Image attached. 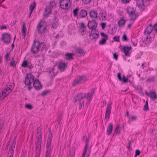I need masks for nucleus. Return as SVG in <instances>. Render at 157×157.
<instances>
[{
	"label": "nucleus",
	"instance_id": "obj_31",
	"mask_svg": "<svg viewBox=\"0 0 157 157\" xmlns=\"http://www.w3.org/2000/svg\"><path fill=\"white\" fill-rule=\"evenodd\" d=\"M79 8L78 7L76 8L73 10V11L74 16L75 17H78V12L79 11Z\"/></svg>",
	"mask_w": 157,
	"mask_h": 157
},
{
	"label": "nucleus",
	"instance_id": "obj_45",
	"mask_svg": "<svg viewBox=\"0 0 157 157\" xmlns=\"http://www.w3.org/2000/svg\"><path fill=\"white\" fill-rule=\"evenodd\" d=\"M79 31L81 32V34L82 36H84L86 32V30H85L84 29H80Z\"/></svg>",
	"mask_w": 157,
	"mask_h": 157
},
{
	"label": "nucleus",
	"instance_id": "obj_64",
	"mask_svg": "<svg viewBox=\"0 0 157 157\" xmlns=\"http://www.w3.org/2000/svg\"><path fill=\"white\" fill-rule=\"evenodd\" d=\"M154 29L155 30L157 33V22L153 26Z\"/></svg>",
	"mask_w": 157,
	"mask_h": 157
},
{
	"label": "nucleus",
	"instance_id": "obj_59",
	"mask_svg": "<svg viewBox=\"0 0 157 157\" xmlns=\"http://www.w3.org/2000/svg\"><path fill=\"white\" fill-rule=\"evenodd\" d=\"M100 25L101 26L102 29H104L106 26V23L104 22H102L101 23Z\"/></svg>",
	"mask_w": 157,
	"mask_h": 157
},
{
	"label": "nucleus",
	"instance_id": "obj_55",
	"mask_svg": "<svg viewBox=\"0 0 157 157\" xmlns=\"http://www.w3.org/2000/svg\"><path fill=\"white\" fill-rule=\"evenodd\" d=\"M14 149V148L13 147L11 146V147L9 149V153H10V154H13Z\"/></svg>",
	"mask_w": 157,
	"mask_h": 157
},
{
	"label": "nucleus",
	"instance_id": "obj_56",
	"mask_svg": "<svg viewBox=\"0 0 157 157\" xmlns=\"http://www.w3.org/2000/svg\"><path fill=\"white\" fill-rule=\"evenodd\" d=\"M14 149V148L13 147L11 146V147L9 149V153H10V154H13Z\"/></svg>",
	"mask_w": 157,
	"mask_h": 157
},
{
	"label": "nucleus",
	"instance_id": "obj_4",
	"mask_svg": "<svg viewBox=\"0 0 157 157\" xmlns=\"http://www.w3.org/2000/svg\"><path fill=\"white\" fill-rule=\"evenodd\" d=\"M56 3L54 0L50 2L49 5L45 8L44 10V16L47 17L48 16L49 14L51 13L52 9L54 7L56 6Z\"/></svg>",
	"mask_w": 157,
	"mask_h": 157
},
{
	"label": "nucleus",
	"instance_id": "obj_18",
	"mask_svg": "<svg viewBox=\"0 0 157 157\" xmlns=\"http://www.w3.org/2000/svg\"><path fill=\"white\" fill-rule=\"evenodd\" d=\"M89 15L91 18L97 19L98 17V13L96 10H91L89 13Z\"/></svg>",
	"mask_w": 157,
	"mask_h": 157
},
{
	"label": "nucleus",
	"instance_id": "obj_1",
	"mask_svg": "<svg viewBox=\"0 0 157 157\" xmlns=\"http://www.w3.org/2000/svg\"><path fill=\"white\" fill-rule=\"evenodd\" d=\"M45 47L46 45L43 43L35 40L32 45L31 51L33 54H36L39 52L40 48L41 47V50L42 52L44 49H46Z\"/></svg>",
	"mask_w": 157,
	"mask_h": 157
},
{
	"label": "nucleus",
	"instance_id": "obj_9",
	"mask_svg": "<svg viewBox=\"0 0 157 157\" xmlns=\"http://www.w3.org/2000/svg\"><path fill=\"white\" fill-rule=\"evenodd\" d=\"M132 50L131 46H124L123 48L121 49V51L124 53L126 56L130 57L131 56L130 51Z\"/></svg>",
	"mask_w": 157,
	"mask_h": 157
},
{
	"label": "nucleus",
	"instance_id": "obj_41",
	"mask_svg": "<svg viewBox=\"0 0 157 157\" xmlns=\"http://www.w3.org/2000/svg\"><path fill=\"white\" fill-rule=\"evenodd\" d=\"M58 23L55 22H53L52 24L50 25L51 28L56 29Z\"/></svg>",
	"mask_w": 157,
	"mask_h": 157
},
{
	"label": "nucleus",
	"instance_id": "obj_27",
	"mask_svg": "<svg viewBox=\"0 0 157 157\" xmlns=\"http://www.w3.org/2000/svg\"><path fill=\"white\" fill-rule=\"evenodd\" d=\"M68 0H59L60 7L62 10H66L67 8L64 7V4Z\"/></svg>",
	"mask_w": 157,
	"mask_h": 157
},
{
	"label": "nucleus",
	"instance_id": "obj_23",
	"mask_svg": "<svg viewBox=\"0 0 157 157\" xmlns=\"http://www.w3.org/2000/svg\"><path fill=\"white\" fill-rule=\"evenodd\" d=\"M127 13L129 15H132L133 13L135 12V10L134 9L133 7H131L129 6H128L126 9Z\"/></svg>",
	"mask_w": 157,
	"mask_h": 157
},
{
	"label": "nucleus",
	"instance_id": "obj_37",
	"mask_svg": "<svg viewBox=\"0 0 157 157\" xmlns=\"http://www.w3.org/2000/svg\"><path fill=\"white\" fill-rule=\"evenodd\" d=\"M147 82H155V76L149 78L147 80Z\"/></svg>",
	"mask_w": 157,
	"mask_h": 157
},
{
	"label": "nucleus",
	"instance_id": "obj_40",
	"mask_svg": "<svg viewBox=\"0 0 157 157\" xmlns=\"http://www.w3.org/2000/svg\"><path fill=\"white\" fill-rule=\"evenodd\" d=\"M75 155V151L74 149L72 148L70 150V153L69 155V157H73Z\"/></svg>",
	"mask_w": 157,
	"mask_h": 157
},
{
	"label": "nucleus",
	"instance_id": "obj_61",
	"mask_svg": "<svg viewBox=\"0 0 157 157\" xmlns=\"http://www.w3.org/2000/svg\"><path fill=\"white\" fill-rule=\"evenodd\" d=\"M137 118V117L134 115L132 116L130 118V120L131 121H136Z\"/></svg>",
	"mask_w": 157,
	"mask_h": 157
},
{
	"label": "nucleus",
	"instance_id": "obj_29",
	"mask_svg": "<svg viewBox=\"0 0 157 157\" xmlns=\"http://www.w3.org/2000/svg\"><path fill=\"white\" fill-rule=\"evenodd\" d=\"M126 22V20L124 19L121 18L118 22V25L119 27H121L122 26L124 25Z\"/></svg>",
	"mask_w": 157,
	"mask_h": 157
},
{
	"label": "nucleus",
	"instance_id": "obj_42",
	"mask_svg": "<svg viewBox=\"0 0 157 157\" xmlns=\"http://www.w3.org/2000/svg\"><path fill=\"white\" fill-rule=\"evenodd\" d=\"M107 40L103 38L99 42V44L100 45H103L106 43Z\"/></svg>",
	"mask_w": 157,
	"mask_h": 157
},
{
	"label": "nucleus",
	"instance_id": "obj_10",
	"mask_svg": "<svg viewBox=\"0 0 157 157\" xmlns=\"http://www.w3.org/2000/svg\"><path fill=\"white\" fill-rule=\"evenodd\" d=\"M87 26L89 29H95L97 27V22L94 20L89 21L88 22Z\"/></svg>",
	"mask_w": 157,
	"mask_h": 157
},
{
	"label": "nucleus",
	"instance_id": "obj_39",
	"mask_svg": "<svg viewBox=\"0 0 157 157\" xmlns=\"http://www.w3.org/2000/svg\"><path fill=\"white\" fill-rule=\"evenodd\" d=\"M143 109L144 111H147L149 110L148 106V100L146 101L145 104L144 105Z\"/></svg>",
	"mask_w": 157,
	"mask_h": 157
},
{
	"label": "nucleus",
	"instance_id": "obj_38",
	"mask_svg": "<svg viewBox=\"0 0 157 157\" xmlns=\"http://www.w3.org/2000/svg\"><path fill=\"white\" fill-rule=\"evenodd\" d=\"M151 38V37L149 35L147 36L146 39V40H144L145 43L146 44L150 43Z\"/></svg>",
	"mask_w": 157,
	"mask_h": 157
},
{
	"label": "nucleus",
	"instance_id": "obj_5",
	"mask_svg": "<svg viewBox=\"0 0 157 157\" xmlns=\"http://www.w3.org/2000/svg\"><path fill=\"white\" fill-rule=\"evenodd\" d=\"M52 136V134L50 133L49 134L46 145L47 150L46 152L45 157H50V156L51 154V144Z\"/></svg>",
	"mask_w": 157,
	"mask_h": 157
},
{
	"label": "nucleus",
	"instance_id": "obj_60",
	"mask_svg": "<svg viewBox=\"0 0 157 157\" xmlns=\"http://www.w3.org/2000/svg\"><path fill=\"white\" fill-rule=\"evenodd\" d=\"M118 55L117 54L115 53H113V58L116 60L118 59Z\"/></svg>",
	"mask_w": 157,
	"mask_h": 157
},
{
	"label": "nucleus",
	"instance_id": "obj_54",
	"mask_svg": "<svg viewBox=\"0 0 157 157\" xmlns=\"http://www.w3.org/2000/svg\"><path fill=\"white\" fill-rule=\"evenodd\" d=\"M140 153V151L139 150H136L135 151V155L134 157H136L137 156L139 155Z\"/></svg>",
	"mask_w": 157,
	"mask_h": 157
},
{
	"label": "nucleus",
	"instance_id": "obj_25",
	"mask_svg": "<svg viewBox=\"0 0 157 157\" xmlns=\"http://www.w3.org/2000/svg\"><path fill=\"white\" fill-rule=\"evenodd\" d=\"M26 31L27 29L26 27L25 24V22H24L23 23V26L21 29V35L24 38L25 37Z\"/></svg>",
	"mask_w": 157,
	"mask_h": 157
},
{
	"label": "nucleus",
	"instance_id": "obj_21",
	"mask_svg": "<svg viewBox=\"0 0 157 157\" xmlns=\"http://www.w3.org/2000/svg\"><path fill=\"white\" fill-rule=\"evenodd\" d=\"M94 89H92L91 90L90 93H88L87 94V96L86 97V98L87 100L90 102L91 100V98L93 96V95L94 94Z\"/></svg>",
	"mask_w": 157,
	"mask_h": 157
},
{
	"label": "nucleus",
	"instance_id": "obj_35",
	"mask_svg": "<svg viewBox=\"0 0 157 157\" xmlns=\"http://www.w3.org/2000/svg\"><path fill=\"white\" fill-rule=\"evenodd\" d=\"M63 115V113L62 112H59L58 114V118H57V121L58 122L59 124H60V121L62 119V117Z\"/></svg>",
	"mask_w": 157,
	"mask_h": 157
},
{
	"label": "nucleus",
	"instance_id": "obj_12",
	"mask_svg": "<svg viewBox=\"0 0 157 157\" xmlns=\"http://www.w3.org/2000/svg\"><path fill=\"white\" fill-rule=\"evenodd\" d=\"M86 96V94H78L74 97L73 99V101L75 103L77 101L80 102L82 99L85 98Z\"/></svg>",
	"mask_w": 157,
	"mask_h": 157
},
{
	"label": "nucleus",
	"instance_id": "obj_50",
	"mask_svg": "<svg viewBox=\"0 0 157 157\" xmlns=\"http://www.w3.org/2000/svg\"><path fill=\"white\" fill-rule=\"evenodd\" d=\"M92 0H82L83 3L85 5L88 4L90 3Z\"/></svg>",
	"mask_w": 157,
	"mask_h": 157
},
{
	"label": "nucleus",
	"instance_id": "obj_19",
	"mask_svg": "<svg viewBox=\"0 0 157 157\" xmlns=\"http://www.w3.org/2000/svg\"><path fill=\"white\" fill-rule=\"evenodd\" d=\"M117 77L118 79L121 81H122L124 83H126L127 82L128 79V78H125L124 75L122 78L121 77V74L120 73H119L117 74Z\"/></svg>",
	"mask_w": 157,
	"mask_h": 157
},
{
	"label": "nucleus",
	"instance_id": "obj_33",
	"mask_svg": "<svg viewBox=\"0 0 157 157\" xmlns=\"http://www.w3.org/2000/svg\"><path fill=\"white\" fill-rule=\"evenodd\" d=\"M129 16L131 17V18L129 19V20L131 21H133L135 20L137 17V15L135 13H133L132 15H129Z\"/></svg>",
	"mask_w": 157,
	"mask_h": 157
},
{
	"label": "nucleus",
	"instance_id": "obj_43",
	"mask_svg": "<svg viewBox=\"0 0 157 157\" xmlns=\"http://www.w3.org/2000/svg\"><path fill=\"white\" fill-rule=\"evenodd\" d=\"M28 61L27 60L24 61L22 63L21 66L24 67H28Z\"/></svg>",
	"mask_w": 157,
	"mask_h": 157
},
{
	"label": "nucleus",
	"instance_id": "obj_26",
	"mask_svg": "<svg viewBox=\"0 0 157 157\" xmlns=\"http://www.w3.org/2000/svg\"><path fill=\"white\" fill-rule=\"evenodd\" d=\"M113 129V124L111 123H109L108 124L107 130V134L108 135H110L112 132Z\"/></svg>",
	"mask_w": 157,
	"mask_h": 157
},
{
	"label": "nucleus",
	"instance_id": "obj_13",
	"mask_svg": "<svg viewBox=\"0 0 157 157\" xmlns=\"http://www.w3.org/2000/svg\"><path fill=\"white\" fill-rule=\"evenodd\" d=\"M33 87L36 90H40L42 87V86L38 79H34L33 81Z\"/></svg>",
	"mask_w": 157,
	"mask_h": 157
},
{
	"label": "nucleus",
	"instance_id": "obj_28",
	"mask_svg": "<svg viewBox=\"0 0 157 157\" xmlns=\"http://www.w3.org/2000/svg\"><path fill=\"white\" fill-rule=\"evenodd\" d=\"M75 52L76 53H78L82 55V54L84 55L85 53L84 50L80 47L77 48L75 49Z\"/></svg>",
	"mask_w": 157,
	"mask_h": 157
},
{
	"label": "nucleus",
	"instance_id": "obj_20",
	"mask_svg": "<svg viewBox=\"0 0 157 157\" xmlns=\"http://www.w3.org/2000/svg\"><path fill=\"white\" fill-rule=\"evenodd\" d=\"M87 15V11L84 9H82L79 13V16L81 18L86 17Z\"/></svg>",
	"mask_w": 157,
	"mask_h": 157
},
{
	"label": "nucleus",
	"instance_id": "obj_8",
	"mask_svg": "<svg viewBox=\"0 0 157 157\" xmlns=\"http://www.w3.org/2000/svg\"><path fill=\"white\" fill-rule=\"evenodd\" d=\"M11 36L10 34L5 33L2 35V37L1 38V40L7 44L11 43Z\"/></svg>",
	"mask_w": 157,
	"mask_h": 157
},
{
	"label": "nucleus",
	"instance_id": "obj_30",
	"mask_svg": "<svg viewBox=\"0 0 157 157\" xmlns=\"http://www.w3.org/2000/svg\"><path fill=\"white\" fill-rule=\"evenodd\" d=\"M121 133V126L119 125H116L114 131V134L119 135Z\"/></svg>",
	"mask_w": 157,
	"mask_h": 157
},
{
	"label": "nucleus",
	"instance_id": "obj_11",
	"mask_svg": "<svg viewBox=\"0 0 157 157\" xmlns=\"http://www.w3.org/2000/svg\"><path fill=\"white\" fill-rule=\"evenodd\" d=\"M112 103H111L110 104H108L107 105L105 116V119L106 122H107L108 121V119L109 118L110 114L111 113L112 109Z\"/></svg>",
	"mask_w": 157,
	"mask_h": 157
},
{
	"label": "nucleus",
	"instance_id": "obj_52",
	"mask_svg": "<svg viewBox=\"0 0 157 157\" xmlns=\"http://www.w3.org/2000/svg\"><path fill=\"white\" fill-rule=\"evenodd\" d=\"M120 36H115L113 37V39L114 41L119 42L120 41Z\"/></svg>",
	"mask_w": 157,
	"mask_h": 157
},
{
	"label": "nucleus",
	"instance_id": "obj_3",
	"mask_svg": "<svg viewBox=\"0 0 157 157\" xmlns=\"http://www.w3.org/2000/svg\"><path fill=\"white\" fill-rule=\"evenodd\" d=\"M34 78V76L31 73L27 74L26 75L25 83L26 85L28 86L27 88L29 89V91H30L33 88L31 86L30 84L33 82Z\"/></svg>",
	"mask_w": 157,
	"mask_h": 157
},
{
	"label": "nucleus",
	"instance_id": "obj_32",
	"mask_svg": "<svg viewBox=\"0 0 157 157\" xmlns=\"http://www.w3.org/2000/svg\"><path fill=\"white\" fill-rule=\"evenodd\" d=\"M78 78V79L81 84L83 82H85L87 78L84 75Z\"/></svg>",
	"mask_w": 157,
	"mask_h": 157
},
{
	"label": "nucleus",
	"instance_id": "obj_24",
	"mask_svg": "<svg viewBox=\"0 0 157 157\" xmlns=\"http://www.w3.org/2000/svg\"><path fill=\"white\" fill-rule=\"evenodd\" d=\"M75 55V54L74 53H67L65 55V59L66 60H73L74 59V58L73 56Z\"/></svg>",
	"mask_w": 157,
	"mask_h": 157
},
{
	"label": "nucleus",
	"instance_id": "obj_22",
	"mask_svg": "<svg viewBox=\"0 0 157 157\" xmlns=\"http://www.w3.org/2000/svg\"><path fill=\"white\" fill-rule=\"evenodd\" d=\"M147 95L149 96L152 100L154 101L157 98V95L154 91L150 92Z\"/></svg>",
	"mask_w": 157,
	"mask_h": 157
},
{
	"label": "nucleus",
	"instance_id": "obj_46",
	"mask_svg": "<svg viewBox=\"0 0 157 157\" xmlns=\"http://www.w3.org/2000/svg\"><path fill=\"white\" fill-rule=\"evenodd\" d=\"M25 107L29 109H31L33 108V106L30 104H25Z\"/></svg>",
	"mask_w": 157,
	"mask_h": 157
},
{
	"label": "nucleus",
	"instance_id": "obj_2",
	"mask_svg": "<svg viewBox=\"0 0 157 157\" xmlns=\"http://www.w3.org/2000/svg\"><path fill=\"white\" fill-rule=\"evenodd\" d=\"M37 130L36 151L37 153H40L41 147L42 136L40 130L39 129V128H37Z\"/></svg>",
	"mask_w": 157,
	"mask_h": 157
},
{
	"label": "nucleus",
	"instance_id": "obj_14",
	"mask_svg": "<svg viewBox=\"0 0 157 157\" xmlns=\"http://www.w3.org/2000/svg\"><path fill=\"white\" fill-rule=\"evenodd\" d=\"M136 4L138 7L144 10H145V5L144 0H136Z\"/></svg>",
	"mask_w": 157,
	"mask_h": 157
},
{
	"label": "nucleus",
	"instance_id": "obj_6",
	"mask_svg": "<svg viewBox=\"0 0 157 157\" xmlns=\"http://www.w3.org/2000/svg\"><path fill=\"white\" fill-rule=\"evenodd\" d=\"M13 87L11 86V88L7 87L3 89L0 93V101H2L11 92Z\"/></svg>",
	"mask_w": 157,
	"mask_h": 157
},
{
	"label": "nucleus",
	"instance_id": "obj_16",
	"mask_svg": "<svg viewBox=\"0 0 157 157\" xmlns=\"http://www.w3.org/2000/svg\"><path fill=\"white\" fill-rule=\"evenodd\" d=\"M43 27V25L41 24V21L39 22L37 26V29L38 30V33L42 34L44 32V31L46 29V27H44L42 30L41 29Z\"/></svg>",
	"mask_w": 157,
	"mask_h": 157
},
{
	"label": "nucleus",
	"instance_id": "obj_36",
	"mask_svg": "<svg viewBox=\"0 0 157 157\" xmlns=\"http://www.w3.org/2000/svg\"><path fill=\"white\" fill-rule=\"evenodd\" d=\"M36 3L35 2H34L32 4L30 5L29 10L33 11V10L36 7Z\"/></svg>",
	"mask_w": 157,
	"mask_h": 157
},
{
	"label": "nucleus",
	"instance_id": "obj_57",
	"mask_svg": "<svg viewBox=\"0 0 157 157\" xmlns=\"http://www.w3.org/2000/svg\"><path fill=\"white\" fill-rule=\"evenodd\" d=\"M131 0H121L122 2L124 4L129 3Z\"/></svg>",
	"mask_w": 157,
	"mask_h": 157
},
{
	"label": "nucleus",
	"instance_id": "obj_53",
	"mask_svg": "<svg viewBox=\"0 0 157 157\" xmlns=\"http://www.w3.org/2000/svg\"><path fill=\"white\" fill-rule=\"evenodd\" d=\"M137 89L138 90H140L138 91V93L140 94L141 96H143L144 95V94L143 92H142V87H140L139 89L137 88Z\"/></svg>",
	"mask_w": 157,
	"mask_h": 157
},
{
	"label": "nucleus",
	"instance_id": "obj_44",
	"mask_svg": "<svg viewBox=\"0 0 157 157\" xmlns=\"http://www.w3.org/2000/svg\"><path fill=\"white\" fill-rule=\"evenodd\" d=\"M122 40L124 41H127L128 40V38L125 33L123 35Z\"/></svg>",
	"mask_w": 157,
	"mask_h": 157
},
{
	"label": "nucleus",
	"instance_id": "obj_48",
	"mask_svg": "<svg viewBox=\"0 0 157 157\" xmlns=\"http://www.w3.org/2000/svg\"><path fill=\"white\" fill-rule=\"evenodd\" d=\"M85 142L86 143V145L84 147V151H85L86 150V151H87V147L88 146V143L89 142V139L88 138L86 139Z\"/></svg>",
	"mask_w": 157,
	"mask_h": 157
},
{
	"label": "nucleus",
	"instance_id": "obj_51",
	"mask_svg": "<svg viewBox=\"0 0 157 157\" xmlns=\"http://www.w3.org/2000/svg\"><path fill=\"white\" fill-rule=\"evenodd\" d=\"M50 92V90H46L43 92L41 94V96H44Z\"/></svg>",
	"mask_w": 157,
	"mask_h": 157
},
{
	"label": "nucleus",
	"instance_id": "obj_63",
	"mask_svg": "<svg viewBox=\"0 0 157 157\" xmlns=\"http://www.w3.org/2000/svg\"><path fill=\"white\" fill-rule=\"evenodd\" d=\"M15 65H16L15 64V61L13 60L10 63V66L14 67Z\"/></svg>",
	"mask_w": 157,
	"mask_h": 157
},
{
	"label": "nucleus",
	"instance_id": "obj_49",
	"mask_svg": "<svg viewBox=\"0 0 157 157\" xmlns=\"http://www.w3.org/2000/svg\"><path fill=\"white\" fill-rule=\"evenodd\" d=\"M101 36L103 37V38H105V39H106V40L108 39V35H107L105 34L104 33H101Z\"/></svg>",
	"mask_w": 157,
	"mask_h": 157
},
{
	"label": "nucleus",
	"instance_id": "obj_17",
	"mask_svg": "<svg viewBox=\"0 0 157 157\" xmlns=\"http://www.w3.org/2000/svg\"><path fill=\"white\" fill-rule=\"evenodd\" d=\"M67 65L62 61L60 62L58 65L59 69L62 71H64L67 67Z\"/></svg>",
	"mask_w": 157,
	"mask_h": 157
},
{
	"label": "nucleus",
	"instance_id": "obj_34",
	"mask_svg": "<svg viewBox=\"0 0 157 157\" xmlns=\"http://www.w3.org/2000/svg\"><path fill=\"white\" fill-rule=\"evenodd\" d=\"M81 84L78 79V78H75L73 81L72 84V86H75L76 85L78 84Z\"/></svg>",
	"mask_w": 157,
	"mask_h": 157
},
{
	"label": "nucleus",
	"instance_id": "obj_15",
	"mask_svg": "<svg viewBox=\"0 0 157 157\" xmlns=\"http://www.w3.org/2000/svg\"><path fill=\"white\" fill-rule=\"evenodd\" d=\"M153 29V27L152 25L150 24L145 29L144 31V33L145 35H148L152 33Z\"/></svg>",
	"mask_w": 157,
	"mask_h": 157
},
{
	"label": "nucleus",
	"instance_id": "obj_47",
	"mask_svg": "<svg viewBox=\"0 0 157 157\" xmlns=\"http://www.w3.org/2000/svg\"><path fill=\"white\" fill-rule=\"evenodd\" d=\"M100 16L102 18V21H104L105 20V18L106 17V16L104 15V13L102 12V13L100 12Z\"/></svg>",
	"mask_w": 157,
	"mask_h": 157
},
{
	"label": "nucleus",
	"instance_id": "obj_7",
	"mask_svg": "<svg viewBox=\"0 0 157 157\" xmlns=\"http://www.w3.org/2000/svg\"><path fill=\"white\" fill-rule=\"evenodd\" d=\"M88 33H89V36L90 37V39L91 40L98 39L99 37V32L96 29L91 30V31H88Z\"/></svg>",
	"mask_w": 157,
	"mask_h": 157
},
{
	"label": "nucleus",
	"instance_id": "obj_62",
	"mask_svg": "<svg viewBox=\"0 0 157 157\" xmlns=\"http://www.w3.org/2000/svg\"><path fill=\"white\" fill-rule=\"evenodd\" d=\"M10 54V52L7 53L5 56V59L6 61L8 60Z\"/></svg>",
	"mask_w": 157,
	"mask_h": 157
},
{
	"label": "nucleus",
	"instance_id": "obj_58",
	"mask_svg": "<svg viewBox=\"0 0 157 157\" xmlns=\"http://www.w3.org/2000/svg\"><path fill=\"white\" fill-rule=\"evenodd\" d=\"M86 27V26L84 24L83 22H82L80 24V29H84Z\"/></svg>",
	"mask_w": 157,
	"mask_h": 157
}]
</instances>
